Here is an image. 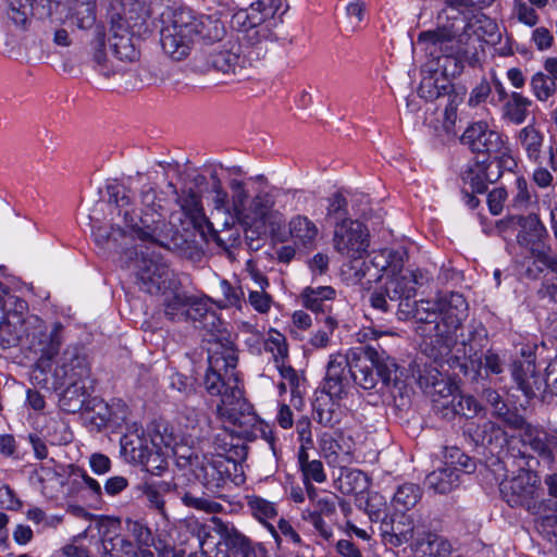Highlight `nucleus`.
I'll use <instances>...</instances> for the list:
<instances>
[{
  "instance_id": "f257e3e1",
  "label": "nucleus",
  "mask_w": 557,
  "mask_h": 557,
  "mask_svg": "<svg viewBox=\"0 0 557 557\" xmlns=\"http://www.w3.org/2000/svg\"><path fill=\"white\" fill-rule=\"evenodd\" d=\"M237 362L235 343L230 339L228 334H220L209 348V367L203 385L208 394L221 397L216 412L224 422L238 429L232 432L238 437L252 441L256 437L252 429L258 424V417L243 397L235 372Z\"/></svg>"
},
{
  "instance_id": "f03ea898",
  "label": "nucleus",
  "mask_w": 557,
  "mask_h": 557,
  "mask_svg": "<svg viewBox=\"0 0 557 557\" xmlns=\"http://www.w3.org/2000/svg\"><path fill=\"white\" fill-rule=\"evenodd\" d=\"M467 312L466 298L459 293H450L437 300L399 299L394 314L401 321L413 319L418 323L417 332L423 337H436L441 354H448Z\"/></svg>"
},
{
  "instance_id": "7ed1b4c3",
  "label": "nucleus",
  "mask_w": 557,
  "mask_h": 557,
  "mask_svg": "<svg viewBox=\"0 0 557 557\" xmlns=\"http://www.w3.org/2000/svg\"><path fill=\"white\" fill-rule=\"evenodd\" d=\"M143 37H77V54L71 59L110 79L125 74V65L137 62Z\"/></svg>"
},
{
  "instance_id": "20e7f679",
  "label": "nucleus",
  "mask_w": 557,
  "mask_h": 557,
  "mask_svg": "<svg viewBox=\"0 0 557 557\" xmlns=\"http://www.w3.org/2000/svg\"><path fill=\"white\" fill-rule=\"evenodd\" d=\"M198 52L188 64L189 72L206 75L211 72L235 81L247 75L251 66L247 40L242 37H198Z\"/></svg>"
},
{
  "instance_id": "39448f33",
  "label": "nucleus",
  "mask_w": 557,
  "mask_h": 557,
  "mask_svg": "<svg viewBox=\"0 0 557 557\" xmlns=\"http://www.w3.org/2000/svg\"><path fill=\"white\" fill-rule=\"evenodd\" d=\"M24 329L26 347L36 357L30 380L34 384L46 387L53 361L64 342L65 327L61 322L48 325L39 317L30 315L24 319Z\"/></svg>"
},
{
  "instance_id": "423d86ee",
  "label": "nucleus",
  "mask_w": 557,
  "mask_h": 557,
  "mask_svg": "<svg viewBox=\"0 0 557 557\" xmlns=\"http://www.w3.org/2000/svg\"><path fill=\"white\" fill-rule=\"evenodd\" d=\"M470 38L463 40V37H418L417 42L411 40V45L424 49L429 57V72H437L441 77L450 82L462 73L466 63L470 66L479 63L476 48L469 42Z\"/></svg>"
},
{
  "instance_id": "0eeeda50",
  "label": "nucleus",
  "mask_w": 557,
  "mask_h": 557,
  "mask_svg": "<svg viewBox=\"0 0 557 557\" xmlns=\"http://www.w3.org/2000/svg\"><path fill=\"white\" fill-rule=\"evenodd\" d=\"M510 374L528 399L539 397L543 403H550L557 396V356L548 362L542 379L536 368L535 348H522L521 358L510 364Z\"/></svg>"
},
{
  "instance_id": "6e6552de",
  "label": "nucleus",
  "mask_w": 557,
  "mask_h": 557,
  "mask_svg": "<svg viewBox=\"0 0 557 557\" xmlns=\"http://www.w3.org/2000/svg\"><path fill=\"white\" fill-rule=\"evenodd\" d=\"M518 473L511 478H505L499 483V493L504 502L511 508H522L530 515L541 513L546 504L541 496L540 480L530 467L531 457L522 450H518Z\"/></svg>"
},
{
  "instance_id": "1a4fd4ad",
  "label": "nucleus",
  "mask_w": 557,
  "mask_h": 557,
  "mask_svg": "<svg viewBox=\"0 0 557 557\" xmlns=\"http://www.w3.org/2000/svg\"><path fill=\"white\" fill-rule=\"evenodd\" d=\"M176 465L186 469L199 481L203 487L218 494L228 482H234L236 466L221 455H205L187 449L186 454L176 453Z\"/></svg>"
},
{
  "instance_id": "9d476101",
  "label": "nucleus",
  "mask_w": 557,
  "mask_h": 557,
  "mask_svg": "<svg viewBox=\"0 0 557 557\" xmlns=\"http://www.w3.org/2000/svg\"><path fill=\"white\" fill-rule=\"evenodd\" d=\"M22 59L26 61L48 60L64 72H72L77 62L71 59L77 54V37H23Z\"/></svg>"
},
{
  "instance_id": "9b49d317",
  "label": "nucleus",
  "mask_w": 557,
  "mask_h": 557,
  "mask_svg": "<svg viewBox=\"0 0 557 557\" xmlns=\"http://www.w3.org/2000/svg\"><path fill=\"white\" fill-rule=\"evenodd\" d=\"M486 337V331L484 327L475 330L470 333L468 338L463 337L462 324L457 331V341L449 347L448 354H441V343L436 341V337H429L431 339L432 357L435 361L445 359L449 368L454 371L455 375L462 374L466 377L475 379L479 374V370L482 367V358L476 356V351L473 347L475 337Z\"/></svg>"
},
{
  "instance_id": "f8f14e48",
  "label": "nucleus",
  "mask_w": 557,
  "mask_h": 557,
  "mask_svg": "<svg viewBox=\"0 0 557 557\" xmlns=\"http://www.w3.org/2000/svg\"><path fill=\"white\" fill-rule=\"evenodd\" d=\"M463 435L467 436L474 446L486 448L492 455H495L505 466L509 460L515 461L520 448L516 447L515 438H509L504 428L493 421H483L475 423L469 421L463 425Z\"/></svg>"
},
{
  "instance_id": "ddd939ff",
  "label": "nucleus",
  "mask_w": 557,
  "mask_h": 557,
  "mask_svg": "<svg viewBox=\"0 0 557 557\" xmlns=\"http://www.w3.org/2000/svg\"><path fill=\"white\" fill-rule=\"evenodd\" d=\"M125 231L129 236L160 247H170L172 226L154 208L145 210L140 215L134 211L123 213Z\"/></svg>"
},
{
  "instance_id": "4468645a",
  "label": "nucleus",
  "mask_w": 557,
  "mask_h": 557,
  "mask_svg": "<svg viewBox=\"0 0 557 557\" xmlns=\"http://www.w3.org/2000/svg\"><path fill=\"white\" fill-rule=\"evenodd\" d=\"M133 261L136 283L140 290L157 295L171 287V270L164 260L154 252L141 251Z\"/></svg>"
},
{
  "instance_id": "2eb2a0df",
  "label": "nucleus",
  "mask_w": 557,
  "mask_h": 557,
  "mask_svg": "<svg viewBox=\"0 0 557 557\" xmlns=\"http://www.w3.org/2000/svg\"><path fill=\"white\" fill-rule=\"evenodd\" d=\"M50 374L54 388H61L69 381H90V367L84 348L77 345L67 346Z\"/></svg>"
},
{
  "instance_id": "dca6fc26",
  "label": "nucleus",
  "mask_w": 557,
  "mask_h": 557,
  "mask_svg": "<svg viewBox=\"0 0 557 557\" xmlns=\"http://www.w3.org/2000/svg\"><path fill=\"white\" fill-rule=\"evenodd\" d=\"M333 245L341 255L360 259L369 247L368 228L358 220L338 222L334 227Z\"/></svg>"
},
{
  "instance_id": "f3484780",
  "label": "nucleus",
  "mask_w": 557,
  "mask_h": 557,
  "mask_svg": "<svg viewBox=\"0 0 557 557\" xmlns=\"http://www.w3.org/2000/svg\"><path fill=\"white\" fill-rule=\"evenodd\" d=\"M460 141L471 152L483 156L487 161L492 159L493 153H500L504 148L502 135L492 129L485 121L470 123L461 135Z\"/></svg>"
},
{
  "instance_id": "a211bd4d",
  "label": "nucleus",
  "mask_w": 557,
  "mask_h": 557,
  "mask_svg": "<svg viewBox=\"0 0 557 557\" xmlns=\"http://www.w3.org/2000/svg\"><path fill=\"white\" fill-rule=\"evenodd\" d=\"M351 369V381L363 389H372L377 384L376 364L379 362V348L364 345L348 351Z\"/></svg>"
},
{
  "instance_id": "6ab92c4d",
  "label": "nucleus",
  "mask_w": 557,
  "mask_h": 557,
  "mask_svg": "<svg viewBox=\"0 0 557 557\" xmlns=\"http://www.w3.org/2000/svg\"><path fill=\"white\" fill-rule=\"evenodd\" d=\"M371 520L380 521V531L385 543L400 546L413 540L414 525L409 516L397 512L388 516L385 511L376 510L369 513Z\"/></svg>"
},
{
  "instance_id": "aec40b11",
  "label": "nucleus",
  "mask_w": 557,
  "mask_h": 557,
  "mask_svg": "<svg viewBox=\"0 0 557 557\" xmlns=\"http://www.w3.org/2000/svg\"><path fill=\"white\" fill-rule=\"evenodd\" d=\"M348 354L332 355L326 366V373L322 384V393L333 398H345L352 384L351 369Z\"/></svg>"
},
{
  "instance_id": "412c9836",
  "label": "nucleus",
  "mask_w": 557,
  "mask_h": 557,
  "mask_svg": "<svg viewBox=\"0 0 557 557\" xmlns=\"http://www.w3.org/2000/svg\"><path fill=\"white\" fill-rule=\"evenodd\" d=\"M491 168L492 162H488L487 159H478L469 163L461 173L463 187H468L471 193L485 194L487 184L494 183L500 177V171L494 173Z\"/></svg>"
},
{
  "instance_id": "4be33fe9",
  "label": "nucleus",
  "mask_w": 557,
  "mask_h": 557,
  "mask_svg": "<svg viewBox=\"0 0 557 557\" xmlns=\"http://www.w3.org/2000/svg\"><path fill=\"white\" fill-rule=\"evenodd\" d=\"M154 48L172 62L185 61L193 51L198 52V37H152Z\"/></svg>"
},
{
  "instance_id": "5701e85b",
  "label": "nucleus",
  "mask_w": 557,
  "mask_h": 557,
  "mask_svg": "<svg viewBox=\"0 0 557 557\" xmlns=\"http://www.w3.org/2000/svg\"><path fill=\"white\" fill-rule=\"evenodd\" d=\"M462 27H456L455 23L450 26L443 25L440 34L433 30L421 32L419 35H495L497 32L496 23L484 14L472 16L468 22L465 17L460 18Z\"/></svg>"
},
{
  "instance_id": "b1692460",
  "label": "nucleus",
  "mask_w": 557,
  "mask_h": 557,
  "mask_svg": "<svg viewBox=\"0 0 557 557\" xmlns=\"http://www.w3.org/2000/svg\"><path fill=\"white\" fill-rule=\"evenodd\" d=\"M242 39L247 40L251 65L268 54L281 55L293 45V40L287 37H242Z\"/></svg>"
},
{
  "instance_id": "393cba45",
  "label": "nucleus",
  "mask_w": 557,
  "mask_h": 557,
  "mask_svg": "<svg viewBox=\"0 0 557 557\" xmlns=\"http://www.w3.org/2000/svg\"><path fill=\"white\" fill-rule=\"evenodd\" d=\"M109 11L108 16L110 20L111 32L113 35L119 33H129L135 35V32L129 25V20L133 18L132 14L136 13L140 8L141 3L139 0H108Z\"/></svg>"
},
{
  "instance_id": "a878e982",
  "label": "nucleus",
  "mask_w": 557,
  "mask_h": 557,
  "mask_svg": "<svg viewBox=\"0 0 557 557\" xmlns=\"http://www.w3.org/2000/svg\"><path fill=\"white\" fill-rule=\"evenodd\" d=\"M222 544L228 547L231 557H265V550L252 545L251 541L234 527H221Z\"/></svg>"
},
{
  "instance_id": "bb28decb",
  "label": "nucleus",
  "mask_w": 557,
  "mask_h": 557,
  "mask_svg": "<svg viewBox=\"0 0 557 557\" xmlns=\"http://www.w3.org/2000/svg\"><path fill=\"white\" fill-rule=\"evenodd\" d=\"M521 443L528 444L541 458L553 461L557 449V436L547 433L539 425L531 424L521 435Z\"/></svg>"
},
{
  "instance_id": "cd10ccee",
  "label": "nucleus",
  "mask_w": 557,
  "mask_h": 557,
  "mask_svg": "<svg viewBox=\"0 0 557 557\" xmlns=\"http://www.w3.org/2000/svg\"><path fill=\"white\" fill-rule=\"evenodd\" d=\"M151 442L144 436V431L139 434V426L133 423L127 428L125 433L120 440L121 454L127 462L137 465L143 461L146 451L151 446Z\"/></svg>"
},
{
  "instance_id": "c85d7f7f",
  "label": "nucleus",
  "mask_w": 557,
  "mask_h": 557,
  "mask_svg": "<svg viewBox=\"0 0 557 557\" xmlns=\"http://www.w3.org/2000/svg\"><path fill=\"white\" fill-rule=\"evenodd\" d=\"M193 320L195 322H199L201 327L209 329L211 332L210 338L208 339L209 347L220 334L226 333L230 335V339L234 343L231 333L225 330H220L219 326L222 324L220 318L215 314V312L202 302L196 301L193 297L188 305V312H186V319Z\"/></svg>"
},
{
  "instance_id": "c756f323",
  "label": "nucleus",
  "mask_w": 557,
  "mask_h": 557,
  "mask_svg": "<svg viewBox=\"0 0 557 557\" xmlns=\"http://www.w3.org/2000/svg\"><path fill=\"white\" fill-rule=\"evenodd\" d=\"M91 381H69L64 383L59 405L67 413H76L84 409L89 397Z\"/></svg>"
},
{
  "instance_id": "7c9ffc66",
  "label": "nucleus",
  "mask_w": 557,
  "mask_h": 557,
  "mask_svg": "<svg viewBox=\"0 0 557 557\" xmlns=\"http://www.w3.org/2000/svg\"><path fill=\"white\" fill-rule=\"evenodd\" d=\"M517 221L520 227L517 234L519 246L529 249L545 243L547 231L536 214L520 215Z\"/></svg>"
},
{
  "instance_id": "2f4dec72",
  "label": "nucleus",
  "mask_w": 557,
  "mask_h": 557,
  "mask_svg": "<svg viewBox=\"0 0 557 557\" xmlns=\"http://www.w3.org/2000/svg\"><path fill=\"white\" fill-rule=\"evenodd\" d=\"M395 269L396 265H394L391 272H394ZM416 285L417 281L411 273H393L386 276L384 284L381 286L389 300L396 304L399 299L414 298L417 294Z\"/></svg>"
},
{
  "instance_id": "473e14b6",
  "label": "nucleus",
  "mask_w": 557,
  "mask_h": 557,
  "mask_svg": "<svg viewBox=\"0 0 557 557\" xmlns=\"http://www.w3.org/2000/svg\"><path fill=\"white\" fill-rule=\"evenodd\" d=\"M421 75L418 95L426 101H433L442 96L448 95L454 89L453 84L445 77H441L437 72H429L428 63L422 66Z\"/></svg>"
},
{
  "instance_id": "72a5a7b5",
  "label": "nucleus",
  "mask_w": 557,
  "mask_h": 557,
  "mask_svg": "<svg viewBox=\"0 0 557 557\" xmlns=\"http://www.w3.org/2000/svg\"><path fill=\"white\" fill-rule=\"evenodd\" d=\"M290 237L296 246L312 248L319 235V228L306 215H295L288 223Z\"/></svg>"
},
{
  "instance_id": "f704fd0d",
  "label": "nucleus",
  "mask_w": 557,
  "mask_h": 557,
  "mask_svg": "<svg viewBox=\"0 0 557 557\" xmlns=\"http://www.w3.org/2000/svg\"><path fill=\"white\" fill-rule=\"evenodd\" d=\"M376 375L382 385L389 388L392 394L401 395L406 384L401 379L398 366L389 357H385V351L379 348V362L376 364Z\"/></svg>"
},
{
  "instance_id": "c9c22d12",
  "label": "nucleus",
  "mask_w": 557,
  "mask_h": 557,
  "mask_svg": "<svg viewBox=\"0 0 557 557\" xmlns=\"http://www.w3.org/2000/svg\"><path fill=\"white\" fill-rule=\"evenodd\" d=\"M343 398H333L322 393L313 403V419L323 426H334L341 421L339 401Z\"/></svg>"
},
{
  "instance_id": "e433bc0d",
  "label": "nucleus",
  "mask_w": 557,
  "mask_h": 557,
  "mask_svg": "<svg viewBox=\"0 0 557 557\" xmlns=\"http://www.w3.org/2000/svg\"><path fill=\"white\" fill-rule=\"evenodd\" d=\"M425 484L435 493L448 494L459 486L460 474L453 468L442 466L426 475Z\"/></svg>"
},
{
  "instance_id": "4c0bfd02",
  "label": "nucleus",
  "mask_w": 557,
  "mask_h": 557,
  "mask_svg": "<svg viewBox=\"0 0 557 557\" xmlns=\"http://www.w3.org/2000/svg\"><path fill=\"white\" fill-rule=\"evenodd\" d=\"M531 106V99L520 92L513 91L510 94L509 98L504 101L503 119L515 125H521L525 122Z\"/></svg>"
},
{
  "instance_id": "58836bf2",
  "label": "nucleus",
  "mask_w": 557,
  "mask_h": 557,
  "mask_svg": "<svg viewBox=\"0 0 557 557\" xmlns=\"http://www.w3.org/2000/svg\"><path fill=\"white\" fill-rule=\"evenodd\" d=\"M127 529L140 548H150L153 546L158 552H162L164 549L165 545L163 542L160 540L156 541L151 529L143 521L128 520ZM143 556L153 557V554L149 549H143Z\"/></svg>"
},
{
  "instance_id": "ea45409f",
  "label": "nucleus",
  "mask_w": 557,
  "mask_h": 557,
  "mask_svg": "<svg viewBox=\"0 0 557 557\" xmlns=\"http://www.w3.org/2000/svg\"><path fill=\"white\" fill-rule=\"evenodd\" d=\"M414 550L420 554V557H447L450 554L451 545L441 536L429 533L416 541Z\"/></svg>"
},
{
  "instance_id": "a19ab883",
  "label": "nucleus",
  "mask_w": 557,
  "mask_h": 557,
  "mask_svg": "<svg viewBox=\"0 0 557 557\" xmlns=\"http://www.w3.org/2000/svg\"><path fill=\"white\" fill-rule=\"evenodd\" d=\"M74 11V22L82 30L90 29L96 23V0H59Z\"/></svg>"
},
{
  "instance_id": "79ce46f5",
  "label": "nucleus",
  "mask_w": 557,
  "mask_h": 557,
  "mask_svg": "<svg viewBox=\"0 0 557 557\" xmlns=\"http://www.w3.org/2000/svg\"><path fill=\"white\" fill-rule=\"evenodd\" d=\"M546 503L541 513H534V528L543 539L554 542L557 541V512L552 510L550 499H543Z\"/></svg>"
},
{
  "instance_id": "37998d69",
  "label": "nucleus",
  "mask_w": 557,
  "mask_h": 557,
  "mask_svg": "<svg viewBox=\"0 0 557 557\" xmlns=\"http://www.w3.org/2000/svg\"><path fill=\"white\" fill-rule=\"evenodd\" d=\"M422 497V490L418 484L405 483L394 494L393 504L399 512L413 508Z\"/></svg>"
},
{
  "instance_id": "c03bdc74",
  "label": "nucleus",
  "mask_w": 557,
  "mask_h": 557,
  "mask_svg": "<svg viewBox=\"0 0 557 557\" xmlns=\"http://www.w3.org/2000/svg\"><path fill=\"white\" fill-rule=\"evenodd\" d=\"M15 321L4 320L0 322V345L3 348L17 346L25 337L24 319L14 315Z\"/></svg>"
},
{
  "instance_id": "a18cd8bd",
  "label": "nucleus",
  "mask_w": 557,
  "mask_h": 557,
  "mask_svg": "<svg viewBox=\"0 0 557 557\" xmlns=\"http://www.w3.org/2000/svg\"><path fill=\"white\" fill-rule=\"evenodd\" d=\"M246 504L251 515L260 522L264 523L271 532L275 534L276 531L274 528L267 523V520L273 519L277 515L275 504L257 495L246 496Z\"/></svg>"
},
{
  "instance_id": "49530a36",
  "label": "nucleus",
  "mask_w": 557,
  "mask_h": 557,
  "mask_svg": "<svg viewBox=\"0 0 557 557\" xmlns=\"http://www.w3.org/2000/svg\"><path fill=\"white\" fill-rule=\"evenodd\" d=\"M42 432L44 437L50 445H66L73 438L67 423L62 419L50 418Z\"/></svg>"
},
{
  "instance_id": "de8ad7c7",
  "label": "nucleus",
  "mask_w": 557,
  "mask_h": 557,
  "mask_svg": "<svg viewBox=\"0 0 557 557\" xmlns=\"http://www.w3.org/2000/svg\"><path fill=\"white\" fill-rule=\"evenodd\" d=\"M191 297L186 293H172L164 298V313L171 321H185Z\"/></svg>"
},
{
  "instance_id": "09e8293b",
  "label": "nucleus",
  "mask_w": 557,
  "mask_h": 557,
  "mask_svg": "<svg viewBox=\"0 0 557 557\" xmlns=\"http://www.w3.org/2000/svg\"><path fill=\"white\" fill-rule=\"evenodd\" d=\"M418 384L424 393L435 396L444 392H450V384L443 377L436 369H424L419 372Z\"/></svg>"
},
{
  "instance_id": "8fccbe9b",
  "label": "nucleus",
  "mask_w": 557,
  "mask_h": 557,
  "mask_svg": "<svg viewBox=\"0 0 557 557\" xmlns=\"http://www.w3.org/2000/svg\"><path fill=\"white\" fill-rule=\"evenodd\" d=\"M518 139L531 160L537 161L543 145V135L534 125H528L520 129Z\"/></svg>"
},
{
  "instance_id": "3c124183",
  "label": "nucleus",
  "mask_w": 557,
  "mask_h": 557,
  "mask_svg": "<svg viewBox=\"0 0 557 557\" xmlns=\"http://www.w3.org/2000/svg\"><path fill=\"white\" fill-rule=\"evenodd\" d=\"M173 35H199L202 33V24L197 21L190 11H176L173 14Z\"/></svg>"
},
{
  "instance_id": "603ef678",
  "label": "nucleus",
  "mask_w": 557,
  "mask_h": 557,
  "mask_svg": "<svg viewBox=\"0 0 557 557\" xmlns=\"http://www.w3.org/2000/svg\"><path fill=\"white\" fill-rule=\"evenodd\" d=\"M178 498L185 507L198 511L218 513L222 510V505L212 499V497H195L191 492H185L184 488L178 490Z\"/></svg>"
},
{
  "instance_id": "864d4df0",
  "label": "nucleus",
  "mask_w": 557,
  "mask_h": 557,
  "mask_svg": "<svg viewBox=\"0 0 557 557\" xmlns=\"http://www.w3.org/2000/svg\"><path fill=\"white\" fill-rule=\"evenodd\" d=\"M176 201L181 208L186 212L187 215L194 220L201 218L206 221L202 212L201 198L198 191L193 188L182 189V193L177 196Z\"/></svg>"
},
{
  "instance_id": "5fc2aeb1",
  "label": "nucleus",
  "mask_w": 557,
  "mask_h": 557,
  "mask_svg": "<svg viewBox=\"0 0 557 557\" xmlns=\"http://www.w3.org/2000/svg\"><path fill=\"white\" fill-rule=\"evenodd\" d=\"M137 465L143 466L152 475H161L168 469V460L164 454L154 444H151L143 461H139Z\"/></svg>"
},
{
  "instance_id": "6e6d98bb",
  "label": "nucleus",
  "mask_w": 557,
  "mask_h": 557,
  "mask_svg": "<svg viewBox=\"0 0 557 557\" xmlns=\"http://www.w3.org/2000/svg\"><path fill=\"white\" fill-rule=\"evenodd\" d=\"M304 475V482L306 485V491L308 494V498L310 500H314L317 497V490L311 484V481H314L317 483H322L326 480V474L324 472L323 463L321 460L313 459L311 460V463L307 465V468L302 471Z\"/></svg>"
},
{
  "instance_id": "4d7b16f0",
  "label": "nucleus",
  "mask_w": 557,
  "mask_h": 557,
  "mask_svg": "<svg viewBox=\"0 0 557 557\" xmlns=\"http://www.w3.org/2000/svg\"><path fill=\"white\" fill-rule=\"evenodd\" d=\"M326 219L334 220L335 224L348 218V201L341 191L327 198Z\"/></svg>"
},
{
  "instance_id": "13d9d810",
  "label": "nucleus",
  "mask_w": 557,
  "mask_h": 557,
  "mask_svg": "<svg viewBox=\"0 0 557 557\" xmlns=\"http://www.w3.org/2000/svg\"><path fill=\"white\" fill-rule=\"evenodd\" d=\"M369 302L379 318L384 319V315H394L396 304L389 300L382 286L376 287L370 294Z\"/></svg>"
},
{
  "instance_id": "bf43d9fd",
  "label": "nucleus",
  "mask_w": 557,
  "mask_h": 557,
  "mask_svg": "<svg viewBox=\"0 0 557 557\" xmlns=\"http://www.w3.org/2000/svg\"><path fill=\"white\" fill-rule=\"evenodd\" d=\"M531 88L540 101H546L556 91V83L543 72L535 73L531 78Z\"/></svg>"
},
{
  "instance_id": "052dcab7",
  "label": "nucleus",
  "mask_w": 557,
  "mask_h": 557,
  "mask_svg": "<svg viewBox=\"0 0 557 557\" xmlns=\"http://www.w3.org/2000/svg\"><path fill=\"white\" fill-rule=\"evenodd\" d=\"M242 437L231 436V443H225L223 446L219 445L223 449V458L227 459L231 462H234L236 466V472L240 469V463L247 458L248 447L246 444L240 443Z\"/></svg>"
},
{
  "instance_id": "680f3d73",
  "label": "nucleus",
  "mask_w": 557,
  "mask_h": 557,
  "mask_svg": "<svg viewBox=\"0 0 557 557\" xmlns=\"http://www.w3.org/2000/svg\"><path fill=\"white\" fill-rule=\"evenodd\" d=\"M129 414L128 406L121 399H113L110 403V417L108 420V429L112 432L121 430L123 426H128L127 419Z\"/></svg>"
},
{
  "instance_id": "e2e57ef3",
  "label": "nucleus",
  "mask_w": 557,
  "mask_h": 557,
  "mask_svg": "<svg viewBox=\"0 0 557 557\" xmlns=\"http://www.w3.org/2000/svg\"><path fill=\"white\" fill-rule=\"evenodd\" d=\"M455 405H453L457 416L466 419H472L483 409L481 404L470 395L455 394Z\"/></svg>"
},
{
  "instance_id": "0e129e2a",
  "label": "nucleus",
  "mask_w": 557,
  "mask_h": 557,
  "mask_svg": "<svg viewBox=\"0 0 557 557\" xmlns=\"http://www.w3.org/2000/svg\"><path fill=\"white\" fill-rule=\"evenodd\" d=\"M232 190V209L235 214L240 218L246 215L247 203L249 199L245 184L238 180H232L230 183Z\"/></svg>"
},
{
  "instance_id": "69168bd1",
  "label": "nucleus",
  "mask_w": 557,
  "mask_h": 557,
  "mask_svg": "<svg viewBox=\"0 0 557 557\" xmlns=\"http://www.w3.org/2000/svg\"><path fill=\"white\" fill-rule=\"evenodd\" d=\"M170 76L169 70L163 65L148 64L138 70V78L141 84L156 85L163 83Z\"/></svg>"
},
{
  "instance_id": "338daca9",
  "label": "nucleus",
  "mask_w": 557,
  "mask_h": 557,
  "mask_svg": "<svg viewBox=\"0 0 557 557\" xmlns=\"http://www.w3.org/2000/svg\"><path fill=\"white\" fill-rule=\"evenodd\" d=\"M528 250L533 262L541 264L553 272L557 271V256L552 252L550 247L545 243L529 248Z\"/></svg>"
},
{
  "instance_id": "774afa93",
  "label": "nucleus",
  "mask_w": 557,
  "mask_h": 557,
  "mask_svg": "<svg viewBox=\"0 0 557 557\" xmlns=\"http://www.w3.org/2000/svg\"><path fill=\"white\" fill-rule=\"evenodd\" d=\"M220 293L223 297L221 300L223 307L242 308L244 290L240 286H233L228 281L223 280L220 283Z\"/></svg>"
}]
</instances>
